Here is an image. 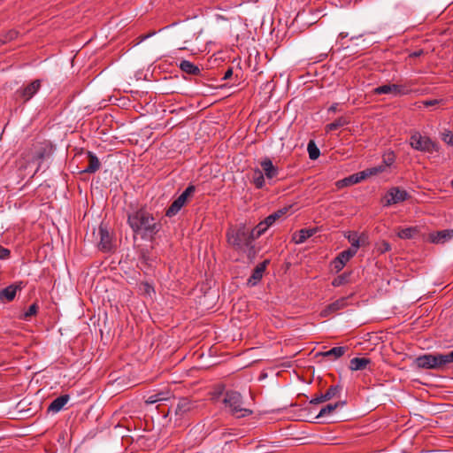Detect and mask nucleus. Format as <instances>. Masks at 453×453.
Segmentation results:
<instances>
[{
	"instance_id": "nucleus-1",
	"label": "nucleus",
	"mask_w": 453,
	"mask_h": 453,
	"mask_svg": "<svg viewBox=\"0 0 453 453\" xmlns=\"http://www.w3.org/2000/svg\"><path fill=\"white\" fill-rule=\"evenodd\" d=\"M226 239L229 245L235 250L247 254L250 259L256 257L257 251L253 245V238L250 229L244 225H241L236 228H229L226 232Z\"/></svg>"
},
{
	"instance_id": "nucleus-2",
	"label": "nucleus",
	"mask_w": 453,
	"mask_h": 453,
	"mask_svg": "<svg viewBox=\"0 0 453 453\" xmlns=\"http://www.w3.org/2000/svg\"><path fill=\"white\" fill-rule=\"evenodd\" d=\"M453 363V350L448 353H428L417 357L413 364L418 369L443 372Z\"/></svg>"
},
{
	"instance_id": "nucleus-3",
	"label": "nucleus",
	"mask_w": 453,
	"mask_h": 453,
	"mask_svg": "<svg viewBox=\"0 0 453 453\" xmlns=\"http://www.w3.org/2000/svg\"><path fill=\"white\" fill-rule=\"evenodd\" d=\"M125 211L127 218V224L133 231L134 245L139 248V235L142 236V203L138 200L126 201Z\"/></svg>"
},
{
	"instance_id": "nucleus-4",
	"label": "nucleus",
	"mask_w": 453,
	"mask_h": 453,
	"mask_svg": "<svg viewBox=\"0 0 453 453\" xmlns=\"http://www.w3.org/2000/svg\"><path fill=\"white\" fill-rule=\"evenodd\" d=\"M223 402L226 406L230 408L232 415L238 418L250 416L253 413L250 409L242 407V397L237 391H226Z\"/></svg>"
},
{
	"instance_id": "nucleus-5",
	"label": "nucleus",
	"mask_w": 453,
	"mask_h": 453,
	"mask_svg": "<svg viewBox=\"0 0 453 453\" xmlns=\"http://www.w3.org/2000/svg\"><path fill=\"white\" fill-rule=\"evenodd\" d=\"M411 147L418 151L433 153L439 150L438 144L428 136L422 135L418 131H413L410 137Z\"/></svg>"
},
{
	"instance_id": "nucleus-6",
	"label": "nucleus",
	"mask_w": 453,
	"mask_h": 453,
	"mask_svg": "<svg viewBox=\"0 0 453 453\" xmlns=\"http://www.w3.org/2000/svg\"><path fill=\"white\" fill-rule=\"evenodd\" d=\"M51 146L48 142H35L32 145L28 157L33 162H38L35 174L39 171L41 162L51 154Z\"/></svg>"
},
{
	"instance_id": "nucleus-7",
	"label": "nucleus",
	"mask_w": 453,
	"mask_h": 453,
	"mask_svg": "<svg viewBox=\"0 0 453 453\" xmlns=\"http://www.w3.org/2000/svg\"><path fill=\"white\" fill-rule=\"evenodd\" d=\"M100 241L98 243V249L102 252L111 253L114 251L115 246L113 244V237L110 234L107 226L101 224L99 226Z\"/></svg>"
},
{
	"instance_id": "nucleus-8",
	"label": "nucleus",
	"mask_w": 453,
	"mask_h": 453,
	"mask_svg": "<svg viewBox=\"0 0 453 453\" xmlns=\"http://www.w3.org/2000/svg\"><path fill=\"white\" fill-rule=\"evenodd\" d=\"M41 80H35L27 86L20 88L15 92L16 98H19L26 103L29 101L41 88Z\"/></svg>"
},
{
	"instance_id": "nucleus-9",
	"label": "nucleus",
	"mask_w": 453,
	"mask_h": 453,
	"mask_svg": "<svg viewBox=\"0 0 453 453\" xmlns=\"http://www.w3.org/2000/svg\"><path fill=\"white\" fill-rule=\"evenodd\" d=\"M410 195L404 189H401L398 187L391 188L384 197V206H389L401 202H404L409 199Z\"/></svg>"
},
{
	"instance_id": "nucleus-10",
	"label": "nucleus",
	"mask_w": 453,
	"mask_h": 453,
	"mask_svg": "<svg viewBox=\"0 0 453 453\" xmlns=\"http://www.w3.org/2000/svg\"><path fill=\"white\" fill-rule=\"evenodd\" d=\"M25 288L23 281H17L0 290V302L3 303H10L16 297L17 292Z\"/></svg>"
},
{
	"instance_id": "nucleus-11",
	"label": "nucleus",
	"mask_w": 453,
	"mask_h": 453,
	"mask_svg": "<svg viewBox=\"0 0 453 453\" xmlns=\"http://www.w3.org/2000/svg\"><path fill=\"white\" fill-rule=\"evenodd\" d=\"M409 91L404 85L398 84H385L373 89V93L376 95L393 94L395 96H403L407 95Z\"/></svg>"
},
{
	"instance_id": "nucleus-12",
	"label": "nucleus",
	"mask_w": 453,
	"mask_h": 453,
	"mask_svg": "<svg viewBox=\"0 0 453 453\" xmlns=\"http://www.w3.org/2000/svg\"><path fill=\"white\" fill-rule=\"evenodd\" d=\"M269 265V260L265 259L259 263L253 270L250 277L248 279L247 284L250 287L256 286L263 278V275Z\"/></svg>"
},
{
	"instance_id": "nucleus-13",
	"label": "nucleus",
	"mask_w": 453,
	"mask_h": 453,
	"mask_svg": "<svg viewBox=\"0 0 453 453\" xmlns=\"http://www.w3.org/2000/svg\"><path fill=\"white\" fill-rule=\"evenodd\" d=\"M261 170L267 180H273L279 174V168L273 164L270 157H265L260 161Z\"/></svg>"
},
{
	"instance_id": "nucleus-14",
	"label": "nucleus",
	"mask_w": 453,
	"mask_h": 453,
	"mask_svg": "<svg viewBox=\"0 0 453 453\" xmlns=\"http://www.w3.org/2000/svg\"><path fill=\"white\" fill-rule=\"evenodd\" d=\"M365 179H366V176H365V173H364V171H362V172L351 174L349 177H346L342 180L336 181L335 185L338 188H342L344 187L357 184V183L364 180Z\"/></svg>"
},
{
	"instance_id": "nucleus-15",
	"label": "nucleus",
	"mask_w": 453,
	"mask_h": 453,
	"mask_svg": "<svg viewBox=\"0 0 453 453\" xmlns=\"http://www.w3.org/2000/svg\"><path fill=\"white\" fill-rule=\"evenodd\" d=\"M345 237L351 244L349 249L355 252H357L359 247L365 245L367 241V236L365 234L358 236L357 232H348Z\"/></svg>"
},
{
	"instance_id": "nucleus-16",
	"label": "nucleus",
	"mask_w": 453,
	"mask_h": 453,
	"mask_svg": "<svg viewBox=\"0 0 453 453\" xmlns=\"http://www.w3.org/2000/svg\"><path fill=\"white\" fill-rule=\"evenodd\" d=\"M349 297H342L332 303L328 304L321 312V317H327L330 314L345 308L348 305Z\"/></svg>"
},
{
	"instance_id": "nucleus-17",
	"label": "nucleus",
	"mask_w": 453,
	"mask_h": 453,
	"mask_svg": "<svg viewBox=\"0 0 453 453\" xmlns=\"http://www.w3.org/2000/svg\"><path fill=\"white\" fill-rule=\"evenodd\" d=\"M453 238V229L437 231L430 234V240L434 243H444Z\"/></svg>"
},
{
	"instance_id": "nucleus-18",
	"label": "nucleus",
	"mask_w": 453,
	"mask_h": 453,
	"mask_svg": "<svg viewBox=\"0 0 453 453\" xmlns=\"http://www.w3.org/2000/svg\"><path fill=\"white\" fill-rule=\"evenodd\" d=\"M317 233V228H303L293 234V241L296 244L303 243L307 239Z\"/></svg>"
},
{
	"instance_id": "nucleus-19",
	"label": "nucleus",
	"mask_w": 453,
	"mask_h": 453,
	"mask_svg": "<svg viewBox=\"0 0 453 453\" xmlns=\"http://www.w3.org/2000/svg\"><path fill=\"white\" fill-rule=\"evenodd\" d=\"M69 395H62L54 399L48 407V412L57 413L60 411L69 401Z\"/></svg>"
},
{
	"instance_id": "nucleus-20",
	"label": "nucleus",
	"mask_w": 453,
	"mask_h": 453,
	"mask_svg": "<svg viewBox=\"0 0 453 453\" xmlns=\"http://www.w3.org/2000/svg\"><path fill=\"white\" fill-rule=\"evenodd\" d=\"M88 164L86 168L82 170V173H95L97 172L101 166V163L96 157V154H94L91 151H88Z\"/></svg>"
},
{
	"instance_id": "nucleus-21",
	"label": "nucleus",
	"mask_w": 453,
	"mask_h": 453,
	"mask_svg": "<svg viewBox=\"0 0 453 453\" xmlns=\"http://www.w3.org/2000/svg\"><path fill=\"white\" fill-rule=\"evenodd\" d=\"M159 227V224L150 223L149 217L143 214V238L147 235L152 238V235L158 232Z\"/></svg>"
},
{
	"instance_id": "nucleus-22",
	"label": "nucleus",
	"mask_w": 453,
	"mask_h": 453,
	"mask_svg": "<svg viewBox=\"0 0 453 453\" xmlns=\"http://www.w3.org/2000/svg\"><path fill=\"white\" fill-rule=\"evenodd\" d=\"M371 362V359L368 357H354L349 361V369L352 371H362L366 369Z\"/></svg>"
},
{
	"instance_id": "nucleus-23",
	"label": "nucleus",
	"mask_w": 453,
	"mask_h": 453,
	"mask_svg": "<svg viewBox=\"0 0 453 453\" xmlns=\"http://www.w3.org/2000/svg\"><path fill=\"white\" fill-rule=\"evenodd\" d=\"M180 69L188 74L191 75H200L201 69L188 60H181L179 65Z\"/></svg>"
},
{
	"instance_id": "nucleus-24",
	"label": "nucleus",
	"mask_w": 453,
	"mask_h": 453,
	"mask_svg": "<svg viewBox=\"0 0 453 453\" xmlns=\"http://www.w3.org/2000/svg\"><path fill=\"white\" fill-rule=\"evenodd\" d=\"M251 183L258 189H261L265 186V177L261 169H253Z\"/></svg>"
},
{
	"instance_id": "nucleus-25",
	"label": "nucleus",
	"mask_w": 453,
	"mask_h": 453,
	"mask_svg": "<svg viewBox=\"0 0 453 453\" xmlns=\"http://www.w3.org/2000/svg\"><path fill=\"white\" fill-rule=\"evenodd\" d=\"M187 202L184 201L180 196L171 203L166 210L165 215L169 218L175 216Z\"/></svg>"
},
{
	"instance_id": "nucleus-26",
	"label": "nucleus",
	"mask_w": 453,
	"mask_h": 453,
	"mask_svg": "<svg viewBox=\"0 0 453 453\" xmlns=\"http://www.w3.org/2000/svg\"><path fill=\"white\" fill-rule=\"evenodd\" d=\"M193 407L192 403L188 398H180L176 405L175 413L182 416L189 411Z\"/></svg>"
},
{
	"instance_id": "nucleus-27",
	"label": "nucleus",
	"mask_w": 453,
	"mask_h": 453,
	"mask_svg": "<svg viewBox=\"0 0 453 453\" xmlns=\"http://www.w3.org/2000/svg\"><path fill=\"white\" fill-rule=\"evenodd\" d=\"M345 404V401H339L335 403H329L323 407L319 414L317 415L316 418H323L325 416L330 415L333 413L338 407H342Z\"/></svg>"
},
{
	"instance_id": "nucleus-28",
	"label": "nucleus",
	"mask_w": 453,
	"mask_h": 453,
	"mask_svg": "<svg viewBox=\"0 0 453 453\" xmlns=\"http://www.w3.org/2000/svg\"><path fill=\"white\" fill-rule=\"evenodd\" d=\"M143 450L148 449H151L156 446L157 440V433L148 431V434H143Z\"/></svg>"
},
{
	"instance_id": "nucleus-29",
	"label": "nucleus",
	"mask_w": 453,
	"mask_h": 453,
	"mask_svg": "<svg viewBox=\"0 0 453 453\" xmlns=\"http://www.w3.org/2000/svg\"><path fill=\"white\" fill-rule=\"evenodd\" d=\"M349 123V120L348 119V118L341 116V117L337 118L334 121L327 124L326 126V131L331 132V131L337 130L338 128L344 127V126L348 125Z\"/></svg>"
},
{
	"instance_id": "nucleus-30",
	"label": "nucleus",
	"mask_w": 453,
	"mask_h": 453,
	"mask_svg": "<svg viewBox=\"0 0 453 453\" xmlns=\"http://www.w3.org/2000/svg\"><path fill=\"white\" fill-rule=\"evenodd\" d=\"M417 226L402 228L397 232V236L401 239H412L418 234Z\"/></svg>"
},
{
	"instance_id": "nucleus-31",
	"label": "nucleus",
	"mask_w": 453,
	"mask_h": 453,
	"mask_svg": "<svg viewBox=\"0 0 453 453\" xmlns=\"http://www.w3.org/2000/svg\"><path fill=\"white\" fill-rule=\"evenodd\" d=\"M347 349H348L347 347H342V346L334 347L331 349H329L326 352H323L322 356L326 357H333L334 359H337V358L341 357L342 356H343L345 354V352L347 351Z\"/></svg>"
},
{
	"instance_id": "nucleus-32",
	"label": "nucleus",
	"mask_w": 453,
	"mask_h": 453,
	"mask_svg": "<svg viewBox=\"0 0 453 453\" xmlns=\"http://www.w3.org/2000/svg\"><path fill=\"white\" fill-rule=\"evenodd\" d=\"M270 226V225L265 224V219L259 222L252 230H250L253 240L261 236Z\"/></svg>"
},
{
	"instance_id": "nucleus-33",
	"label": "nucleus",
	"mask_w": 453,
	"mask_h": 453,
	"mask_svg": "<svg viewBox=\"0 0 453 453\" xmlns=\"http://www.w3.org/2000/svg\"><path fill=\"white\" fill-rule=\"evenodd\" d=\"M288 211V208L284 207V208H281V209L274 211L273 213L270 214L269 216H267L265 219V224L270 225V226L273 225L275 223V221L277 219H279L280 218H281L283 215H285Z\"/></svg>"
},
{
	"instance_id": "nucleus-34",
	"label": "nucleus",
	"mask_w": 453,
	"mask_h": 453,
	"mask_svg": "<svg viewBox=\"0 0 453 453\" xmlns=\"http://www.w3.org/2000/svg\"><path fill=\"white\" fill-rule=\"evenodd\" d=\"M342 390V387L340 385H332L330 386L327 390L324 393V395L327 401L339 397L341 395V392Z\"/></svg>"
},
{
	"instance_id": "nucleus-35",
	"label": "nucleus",
	"mask_w": 453,
	"mask_h": 453,
	"mask_svg": "<svg viewBox=\"0 0 453 453\" xmlns=\"http://www.w3.org/2000/svg\"><path fill=\"white\" fill-rule=\"evenodd\" d=\"M144 399V404L146 407H149L159 401L166 399L163 393H158L156 395H143Z\"/></svg>"
},
{
	"instance_id": "nucleus-36",
	"label": "nucleus",
	"mask_w": 453,
	"mask_h": 453,
	"mask_svg": "<svg viewBox=\"0 0 453 453\" xmlns=\"http://www.w3.org/2000/svg\"><path fill=\"white\" fill-rule=\"evenodd\" d=\"M307 150L309 153V157L311 160H316L317 158H319L320 151L314 141L311 140L308 142Z\"/></svg>"
},
{
	"instance_id": "nucleus-37",
	"label": "nucleus",
	"mask_w": 453,
	"mask_h": 453,
	"mask_svg": "<svg viewBox=\"0 0 453 453\" xmlns=\"http://www.w3.org/2000/svg\"><path fill=\"white\" fill-rule=\"evenodd\" d=\"M387 167L388 166L382 162V164L378 166L367 168V169L364 170V173H365V176L367 178L372 175H376L378 173H383Z\"/></svg>"
},
{
	"instance_id": "nucleus-38",
	"label": "nucleus",
	"mask_w": 453,
	"mask_h": 453,
	"mask_svg": "<svg viewBox=\"0 0 453 453\" xmlns=\"http://www.w3.org/2000/svg\"><path fill=\"white\" fill-rule=\"evenodd\" d=\"M356 254L357 252L348 249L340 252L336 257L346 265Z\"/></svg>"
},
{
	"instance_id": "nucleus-39",
	"label": "nucleus",
	"mask_w": 453,
	"mask_h": 453,
	"mask_svg": "<svg viewBox=\"0 0 453 453\" xmlns=\"http://www.w3.org/2000/svg\"><path fill=\"white\" fill-rule=\"evenodd\" d=\"M38 305L36 303H34L29 306L27 311L21 316V319L24 320H28L30 317L35 316L38 311Z\"/></svg>"
},
{
	"instance_id": "nucleus-40",
	"label": "nucleus",
	"mask_w": 453,
	"mask_h": 453,
	"mask_svg": "<svg viewBox=\"0 0 453 453\" xmlns=\"http://www.w3.org/2000/svg\"><path fill=\"white\" fill-rule=\"evenodd\" d=\"M349 275H350L349 273H344L337 276L335 279H334V280L332 282V285L334 287H339V286H342L343 284H346L348 282Z\"/></svg>"
},
{
	"instance_id": "nucleus-41",
	"label": "nucleus",
	"mask_w": 453,
	"mask_h": 453,
	"mask_svg": "<svg viewBox=\"0 0 453 453\" xmlns=\"http://www.w3.org/2000/svg\"><path fill=\"white\" fill-rule=\"evenodd\" d=\"M156 295L155 289L149 283H143V296L150 297L153 300V296Z\"/></svg>"
},
{
	"instance_id": "nucleus-42",
	"label": "nucleus",
	"mask_w": 453,
	"mask_h": 453,
	"mask_svg": "<svg viewBox=\"0 0 453 453\" xmlns=\"http://www.w3.org/2000/svg\"><path fill=\"white\" fill-rule=\"evenodd\" d=\"M395 160V156L393 151H388L383 155V163L388 167L390 166Z\"/></svg>"
},
{
	"instance_id": "nucleus-43",
	"label": "nucleus",
	"mask_w": 453,
	"mask_h": 453,
	"mask_svg": "<svg viewBox=\"0 0 453 453\" xmlns=\"http://www.w3.org/2000/svg\"><path fill=\"white\" fill-rule=\"evenodd\" d=\"M196 190L195 186L189 185L182 193L180 195V196L187 202L188 198L191 196Z\"/></svg>"
},
{
	"instance_id": "nucleus-44",
	"label": "nucleus",
	"mask_w": 453,
	"mask_h": 453,
	"mask_svg": "<svg viewBox=\"0 0 453 453\" xmlns=\"http://www.w3.org/2000/svg\"><path fill=\"white\" fill-rule=\"evenodd\" d=\"M18 36V32L15 30H10L2 40L3 43L14 40Z\"/></svg>"
},
{
	"instance_id": "nucleus-45",
	"label": "nucleus",
	"mask_w": 453,
	"mask_h": 453,
	"mask_svg": "<svg viewBox=\"0 0 453 453\" xmlns=\"http://www.w3.org/2000/svg\"><path fill=\"white\" fill-rule=\"evenodd\" d=\"M327 400L326 399L324 394H319V395H316L315 397H313L312 399H311L310 403L311 404H319V403H324Z\"/></svg>"
},
{
	"instance_id": "nucleus-46",
	"label": "nucleus",
	"mask_w": 453,
	"mask_h": 453,
	"mask_svg": "<svg viewBox=\"0 0 453 453\" xmlns=\"http://www.w3.org/2000/svg\"><path fill=\"white\" fill-rule=\"evenodd\" d=\"M442 140L449 145L453 146V133L450 131H448L446 133H443L442 134Z\"/></svg>"
},
{
	"instance_id": "nucleus-47",
	"label": "nucleus",
	"mask_w": 453,
	"mask_h": 453,
	"mask_svg": "<svg viewBox=\"0 0 453 453\" xmlns=\"http://www.w3.org/2000/svg\"><path fill=\"white\" fill-rule=\"evenodd\" d=\"M10 254L11 251L7 248L0 246V259L4 260L9 258Z\"/></svg>"
},
{
	"instance_id": "nucleus-48",
	"label": "nucleus",
	"mask_w": 453,
	"mask_h": 453,
	"mask_svg": "<svg viewBox=\"0 0 453 453\" xmlns=\"http://www.w3.org/2000/svg\"><path fill=\"white\" fill-rule=\"evenodd\" d=\"M333 264H334V268L335 269L336 272L342 271L343 269V267L345 266V264H343L337 257L334 258V260L333 261Z\"/></svg>"
},
{
	"instance_id": "nucleus-49",
	"label": "nucleus",
	"mask_w": 453,
	"mask_h": 453,
	"mask_svg": "<svg viewBox=\"0 0 453 453\" xmlns=\"http://www.w3.org/2000/svg\"><path fill=\"white\" fill-rule=\"evenodd\" d=\"M441 102V100H437V99H433V100H426V101H423L422 104L424 106L426 107H429V106H434V105H437L439 104Z\"/></svg>"
},
{
	"instance_id": "nucleus-50",
	"label": "nucleus",
	"mask_w": 453,
	"mask_h": 453,
	"mask_svg": "<svg viewBox=\"0 0 453 453\" xmlns=\"http://www.w3.org/2000/svg\"><path fill=\"white\" fill-rule=\"evenodd\" d=\"M425 51L424 50L420 49L418 50H415L409 54V58H418L422 55H424Z\"/></svg>"
},
{
	"instance_id": "nucleus-51",
	"label": "nucleus",
	"mask_w": 453,
	"mask_h": 453,
	"mask_svg": "<svg viewBox=\"0 0 453 453\" xmlns=\"http://www.w3.org/2000/svg\"><path fill=\"white\" fill-rule=\"evenodd\" d=\"M233 75V68L229 67L224 73L223 77H222V80L223 81H226L228 80L229 78H231Z\"/></svg>"
},
{
	"instance_id": "nucleus-52",
	"label": "nucleus",
	"mask_w": 453,
	"mask_h": 453,
	"mask_svg": "<svg viewBox=\"0 0 453 453\" xmlns=\"http://www.w3.org/2000/svg\"><path fill=\"white\" fill-rule=\"evenodd\" d=\"M381 246V252H386L391 250L390 244L387 242H383Z\"/></svg>"
},
{
	"instance_id": "nucleus-53",
	"label": "nucleus",
	"mask_w": 453,
	"mask_h": 453,
	"mask_svg": "<svg viewBox=\"0 0 453 453\" xmlns=\"http://www.w3.org/2000/svg\"><path fill=\"white\" fill-rule=\"evenodd\" d=\"M157 32L155 30H153V31H150L148 33L143 34V36H142L143 42L146 41L147 39H149L150 37H151L152 35H154Z\"/></svg>"
},
{
	"instance_id": "nucleus-54",
	"label": "nucleus",
	"mask_w": 453,
	"mask_h": 453,
	"mask_svg": "<svg viewBox=\"0 0 453 453\" xmlns=\"http://www.w3.org/2000/svg\"><path fill=\"white\" fill-rule=\"evenodd\" d=\"M336 109H337V104H333L332 106H330V108H329V110H328V111H336Z\"/></svg>"
},
{
	"instance_id": "nucleus-55",
	"label": "nucleus",
	"mask_w": 453,
	"mask_h": 453,
	"mask_svg": "<svg viewBox=\"0 0 453 453\" xmlns=\"http://www.w3.org/2000/svg\"><path fill=\"white\" fill-rule=\"evenodd\" d=\"M259 0H246V2L257 3Z\"/></svg>"
},
{
	"instance_id": "nucleus-56",
	"label": "nucleus",
	"mask_w": 453,
	"mask_h": 453,
	"mask_svg": "<svg viewBox=\"0 0 453 453\" xmlns=\"http://www.w3.org/2000/svg\"><path fill=\"white\" fill-rule=\"evenodd\" d=\"M451 187H453V180H451Z\"/></svg>"
}]
</instances>
